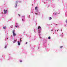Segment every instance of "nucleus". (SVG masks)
I'll list each match as a JSON object with an SVG mask.
<instances>
[{
  "label": "nucleus",
  "instance_id": "nucleus-23",
  "mask_svg": "<svg viewBox=\"0 0 67 67\" xmlns=\"http://www.w3.org/2000/svg\"><path fill=\"white\" fill-rule=\"evenodd\" d=\"M61 31H62V30H61Z\"/></svg>",
  "mask_w": 67,
  "mask_h": 67
},
{
  "label": "nucleus",
  "instance_id": "nucleus-20",
  "mask_svg": "<svg viewBox=\"0 0 67 67\" xmlns=\"http://www.w3.org/2000/svg\"><path fill=\"white\" fill-rule=\"evenodd\" d=\"M16 2V3H17V2Z\"/></svg>",
  "mask_w": 67,
  "mask_h": 67
},
{
  "label": "nucleus",
  "instance_id": "nucleus-5",
  "mask_svg": "<svg viewBox=\"0 0 67 67\" xmlns=\"http://www.w3.org/2000/svg\"><path fill=\"white\" fill-rule=\"evenodd\" d=\"M16 40L15 41H14L13 42V43H15V42H16V40Z\"/></svg>",
  "mask_w": 67,
  "mask_h": 67
},
{
  "label": "nucleus",
  "instance_id": "nucleus-21",
  "mask_svg": "<svg viewBox=\"0 0 67 67\" xmlns=\"http://www.w3.org/2000/svg\"><path fill=\"white\" fill-rule=\"evenodd\" d=\"M36 14H37V13H36Z\"/></svg>",
  "mask_w": 67,
  "mask_h": 67
},
{
  "label": "nucleus",
  "instance_id": "nucleus-19",
  "mask_svg": "<svg viewBox=\"0 0 67 67\" xmlns=\"http://www.w3.org/2000/svg\"><path fill=\"white\" fill-rule=\"evenodd\" d=\"M22 39V38H20V40H21Z\"/></svg>",
  "mask_w": 67,
  "mask_h": 67
},
{
  "label": "nucleus",
  "instance_id": "nucleus-2",
  "mask_svg": "<svg viewBox=\"0 0 67 67\" xmlns=\"http://www.w3.org/2000/svg\"><path fill=\"white\" fill-rule=\"evenodd\" d=\"M4 14H5V13H7V10H4Z\"/></svg>",
  "mask_w": 67,
  "mask_h": 67
},
{
  "label": "nucleus",
  "instance_id": "nucleus-6",
  "mask_svg": "<svg viewBox=\"0 0 67 67\" xmlns=\"http://www.w3.org/2000/svg\"><path fill=\"white\" fill-rule=\"evenodd\" d=\"M52 18H51V17H50L49 18V20H52Z\"/></svg>",
  "mask_w": 67,
  "mask_h": 67
},
{
  "label": "nucleus",
  "instance_id": "nucleus-9",
  "mask_svg": "<svg viewBox=\"0 0 67 67\" xmlns=\"http://www.w3.org/2000/svg\"><path fill=\"white\" fill-rule=\"evenodd\" d=\"M37 9V7H36L35 8V10H36Z\"/></svg>",
  "mask_w": 67,
  "mask_h": 67
},
{
  "label": "nucleus",
  "instance_id": "nucleus-14",
  "mask_svg": "<svg viewBox=\"0 0 67 67\" xmlns=\"http://www.w3.org/2000/svg\"><path fill=\"white\" fill-rule=\"evenodd\" d=\"M66 23H67V19L66 20Z\"/></svg>",
  "mask_w": 67,
  "mask_h": 67
},
{
  "label": "nucleus",
  "instance_id": "nucleus-1",
  "mask_svg": "<svg viewBox=\"0 0 67 67\" xmlns=\"http://www.w3.org/2000/svg\"><path fill=\"white\" fill-rule=\"evenodd\" d=\"M15 30H13V36H16V34L14 32H15Z\"/></svg>",
  "mask_w": 67,
  "mask_h": 67
},
{
  "label": "nucleus",
  "instance_id": "nucleus-3",
  "mask_svg": "<svg viewBox=\"0 0 67 67\" xmlns=\"http://www.w3.org/2000/svg\"><path fill=\"white\" fill-rule=\"evenodd\" d=\"M18 45H20V42L19 41H18Z\"/></svg>",
  "mask_w": 67,
  "mask_h": 67
},
{
  "label": "nucleus",
  "instance_id": "nucleus-13",
  "mask_svg": "<svg viewBox=\"0 0 67 67\" xmlns=\"http://www.w3.org/2000/svg\"><path fill=\"white\" fill-rule=\"evenodd\" d=\"M20 42H22V40H21L20 39Z\"/></svg>",
  "mask_w": 67,
  "mask_h": 67
},
{
  "label": "nucleus",
  "instance_id": "nucleus-10",
  "mask_svg": "<svg viewBox=\"0 0 67 67\" xmlns=\"http://www.w3.org/2000/svg\"><path fill=\"white\" fill-rule=\"evenodd\" d=\"M16 6H15V8H16V7H17V4H16V5H15Z\"/></svg>",
  "mask_w": 67,
  "mask_h": 67
},
{
  "label": "nucleus",
  "instance_id": "nucleus-16",
  "mask_svg": "<svg viewBox=\"0 0 67 67\" xmlns=\"http://www.w3.org/2000/svg\"><path fill=\"white\" fill-rule=\"evenodd\" d=\"M18 15H19V16H20V15H21L18 14Z\"/></svg>",
  "mask_w": 67,
  "mask_h": 67
},
{
  "label": "nucleus",
  "instance_id": "nucleus-8",
  "mask_svg": "<svg viewBox=\"0 0 67 67\" xmlns=\"http://www.w3.org/2000/svg\"><path fill=\"white\" fill-rule=\"evenodd\" d=\"M48 39L49 40H50L51 39V37H48Z\"/></svg>",
  "mask_w": 67,
  "mask_h": 67
},
{
  "label": "nucleus",
  "instance_id": "nucleus-4",
  "mask_svg": "<svg viewBox=\"0 0 67 67\" xmlns=\"http://www.w3.org/2000/svg\"><path fill=\"white\" fill-rule=\"evenodd\" d=\"M41 29V27L40 26H38V29Z\"/></svg>",
  "mask_w": 67,
  "mask_h": 67
},
{
  "label": "nucleus",
  "instance_id": "nucleus-12",
  "mask_svg": "<svg viewBox=\"0 0 67 67\" xmlns=\"http://www.w3.org/2000/svg\"><path fill=\"white\" fill-rule=\"evenodd\" d=\"M7 48V46H6L5 47V48Z\"/></svg>",
  "mask_w": 67,
  "mask_h": 67
},
{
  "label": "nucleus",
  "instance_id": "nucleus-11",
  "mask_svg": "<svg viewBox=\"0 0 67 67\" xmlns=\"http://www.w3.org/2000/svg\"><path fill=\"white\" fill-rule=\"evenodd\" d=\"M20 63H22V60H20Z\"/></svg>",
  "mask_w": 67,
  "mask_h": 67
},
{
  "label": "nucleus",
  "instance_id": "nucleus-22",
  "mask_svg": "<svg viewBox=\"0 0 67 67\" xmlns=\"http://www.w3.org/2000/svg\"><path fill=\"white\" fill-rule=\"evenodd\" d=\"M16 24H18V23H17Z\"/></svg>",
  "mask_w": 67,
  "mask_h": 67
},
{
  "label": "nucleus",
  "instance_id": "nucleus-7",
  "mask_svg": "<svg viewBox=\"0 0 67 67\" xmlns=\"http://www.w3.org/2000/svg\"><path fill=\"white\" fill-rule=\"evenodd\" d=\"M3 28L4 29H6V27H4Z\"/></svg>",
  "mask_w": 67,
  "mask_h": 67
},
{
  "label": "nucleus",
  "instance_id": "nucleus-18",
  "mask_svg": "<svg viewBox=\"0 0 67 67\" xmlns=\"http://www.w3.org/2000/svg\"><path fill=\"white\" fill-rule=\"evenodd\" d=\"M17 26H15V27H17Z\"/></svg>",
  "mask_w": 67,
  "mask_h": 67
},
{
  "label": "nucleus",
  "instance_id": "nucleus-17",
  "mask_svg": "<svg viewBox=\"0 0 67 67\" xmlns=\"http://www.w3.org/2000/svg\"><path fill=\"white\" fill-rule=\"evenodd\" d=\"M27 44V42H26V44Z\"/></svg>",
  "mask_w": 67,
  "mask_h": 67
},
{
  "label": "nucleus",
  "instance_id": "nucleus-15",
  "mask_svg": "<svg viewBox=\"0 0 67 67\" xmlns=\"http://www.w3.org/2000/svg\"><path fill=\"white\" fill-rule=\"evenodd\" d=\"M63 47V46H62L60 47V48H62V47Z\"/></svg>",
  "mask_w": 67,
  "mask_h": 67
}]
</instances>
